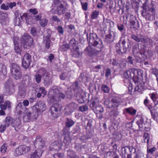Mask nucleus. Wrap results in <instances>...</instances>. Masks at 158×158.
<instances>
[{"label":"nucleus","instance_id":"obj_1","mask_svg":"<svg viewBox=\"0 0 158 158\" xmlns=\"http://www.w3.org/2000/svg\"><path fill=\"white\" fill-rule=\"evenodd\" d=\"M89 36V44L96 48H93L89 46L85 49V52L90 56L97 55L101 51L102 48L103 47L102 41L97 37L96 34L90 33Z\"/></svg>","mask_w":158,"mask_h":158},{"label":"nucleus","instance_id":"obj_2","mask_svg":"<svg viewBox=\"0 0 158 158\" xmlns=\"http://www.w3.org/2000/svg\"><path fill=\"white\" fill-rule=\"evenodd\" d=\"M48 98L51 102L55 101H59L60 99H63L65 95L62 93H60L59 90L56 89H51L49 92Z\"/></svg>","mask_w":158,"mask_h":158},{"label":"nucleus","instance_id":"obj_3","mask_svg":"<svg viewBox=\"0 0 158 158\" xmlns=\"http://www.w3.org/2000/svg\"><path fill=\"white\" fill-rule=\"evenodd\" d=\"M25 110L23 119L25 121H33L36 120L38 117V114L35 111H31L27 108H24Z\"/></svg>","mask_w":158,"mask_h":158},{"label":"nucleus","instance_id":"obj_4","mask_svg":"<svg viewBox=\"0 0 158 158\" xmlns=\"http://www.w3.org/2000/svg\"><path fill=\"white\" fill-rule=\"evenodd\" d=\"M122 101L118 97H114L113 98L111 102L106 100L104 102L105 104L106 105L107 108H118L121 104Z\"/></svg>","mask_w":158,"mask_h":158},{"label":"nucleus","instance_id":"obj_5","mask_svg":"<svg viewBox=\"0 0 158 158\" xmlns=\"http://www.w3.org/2000/svg\"><path fill=\"white\" fill-rule=\"evenodd\" d=\"M78 42L75 39L72 38L70 40V46H71V51L72 52V56L74 57H78L81 53L79 52L78 47Z\"/></svg>","mask_w":158,"mask_h":158},{"label":"nucleus","instance_id":"obj_6","mask_svg":"<svg viewBox=\"0 0 158 158\" xmlns=\"http://www.w3.org/2000/svg\"><path fill=\"white\" fill-rule=\"evenodd\" d=\"M33 39L27 33H24L21 39L22 45L24 48L29 49L33 44Z\"/></svg>","mask_w":158,"mask_h":158},{"label":"nucleus","instance_id":"obj_7","mask_svg":"<svg viewBox=\"0 0 158 158\" xmlns=\"http://www.w3.org/2000/svg\"><path fill=\"white\" fill-rule=\"evenodd\" d=\"M67 5L65 2H62L61 4L56 5L53 8L51 12L53 14L57 13L58 15L63 14L66 11Z\"/></svg>","mask_w":158,"mask_h":158},{"label":"nucleus","instance_id":"obj_8","mask_svg":"<svg viewBox=\"0 0 158 158\" xmlns=\"http://www.w3.org/2000/svg\"><path fill=\"white\" fill-rule=\"evenodd\" d=\"M154 10L152 6H149L143 5V11L142 12V15L147 20H151L153 19V16L152 15Z\"/></svg>","mask_w":158,"mask_h":158},{"label":"nucleus","instance_id":"obj_9","mask_svg":"<svg viewBox=\"0 0 158 158\" xmlns=\"http://www.w3.org/2000/svg\"><path fill=\"white\" fill-rule=\"evenodd\" d=\"M11 66V70L12 76L15 79H20L22 76V74L19 66L15 63L12 64Z\"/></svg>","mask_w":158,"mask_h":158},{"label":"nucleus","instance_id":"obj_10","mask_svg":"<svg viewBox=\"0 0 158 158\" xmlns=\"http://www.w3.org/2000/svg\"><path fill=\"white\" fill-rule=\"evenodd\" d=\"M66 127L63 130V134L64 135V143L66 148H68L69 146V122L68 121L66 123Z\"/></svg>","mask_w":158,"mask_h":158},{"label":"nucleus","instance_id":"obj_11","mask_svg":"<svg viewBox=\"0 0 158 158\" xmlns=\"http://www.w3.org/2000/svg\"><path fill=\"white\" fill-rule=\"evenodd\" d=\"M137 118L136 123L139 128L142 130H147L148 128L147 127V123L146 119L141 116H138Z\"/></svg>","mask_w":158,"mask_h":158},{"label":"nucleus","instance_id":"obj_12","mask_svg":"<svg viewBox=\"0 0 158 158\" xmlns=\"http://www.w3.org/2000/svg\"><path fill=\"white\" fill-rule=\"evenodd\" d=\"M46 106L44 102L40 101L36 103L35 106L32 107V109L38 113L39 112L41 113L45 110Z\"/></svg>","mask_w":158,"mask_h":158},{"label":"nucleus","instance_id":"obj_13","mask_svg":"<svg viewBox=\"0 0 158 158\" xmlns=\"http://www.w3.org/2000/svg\"><path fill=\"white\" fill-rule=\"evenodd\" d=\"M39 73L43 77V79L44 82V84L48 85L50 83L51 79L50 78V74L47 72L46 70L44 68H41L39 71Z\"/></svg>","mask_w":158,"mask_h":158},{"label":"nucleus","instance_id":"obj_14","mask_svg":"<svg viewBox=\"0 0 158 158\" xmlns=\"http://www.w3.org/2000/svg\"><path fill=\"white\" fill-rule=\"evenodd\" d=\"M34 146L35 148H37L36 150H39V151L42 149L45 146V143L44 140L40 136H37L34 143Z\"/></svg>","mask_w":158,"mask_h":158},{"label":"nucleus","instance_id":"obj_15","mask_svg":"<svg viewBox=\"0 0 158 158\" xmlns=\"http://www.w3.org/2000/svg\"><path fill=\"white\" fill-rule=\"evenodd\" d=\"M31 61V56L29 53H26L24 56L22 60V66L23 68L27 69Z\"/></svg>","mask_w":158,"mask_h":158},{"label":"nucleus","instance_id":"obj_16","mask_svg":"<svg viewBox=\"0 0 158 158\" xmlns=\"http://www.w3.org/2000/svg\"><path fill=\"white\" fill-rule=\"evenodd\" d=\"M128 158H145L144 155L142 152L139 150L137 151L135 148V152H132L131 154L128 155Z\"/></svg>","mask_w":158,"mask_h":158},{"label":"nucleus","instance_id":"obj_17","mask_svg":"<svg viewBox=\"0 0 158 158\" xmlns=\"http://www.w3.org/2000/svg\"><path fill=\"white\" fill-rule=\"evenodd\" d=\"M135 152V148L131 146H127L122 148V152L123 154V156L125 157L127 155L128 158V155L131 154L132 152Z\"/></svg>","mask_w":158,"mask_h":158},{"label":"nucleus","instance_id":"obj_18","mask_svg":"<svg viewBox=\"0 0 158 158\" xmlns=\"http://www.w3.org/2000/svg\"><path fill=\"white\" fill-rule=\"evenodd\" d=\"M139 47V45L138 44L136 43L134 44L132 47V53L133 55L139 54L142 56L143 55H144V51L140 50Z\"/></svg>","mask_w":158,"mask_h":158},{"label":"nucleus","instance_id":"obj_19","mask_svg":"<svg viewBox=\"0 0 158 158\" xmlns=\"http://www.w3.org/2000/svg\"><path fill=\"white\" fill-rule=\"evenodd\" d=\"M116 33L114 31H110L108 35H106L105 41L107 43L113 42L116 37Z\"/></svg>","mask_w":158,"mask_h":158},{"label":"nucleus","instance_id":"obj_20","mask_svg":"<svg viewBox=\"0 0 158 158\" xmlns=\"http://www.w3.org/2000/svg\"><path fill=\"white\" fill-rule=\"evenodd\" d=\"M57 104H54L50 109V112L51 115L54 118H57L58 117V111Z\"/></svg>","mask_w":158,"mask_h":158},{"label":"nucleus","instance_id":"obj_21","mask_svg":"<svg viewBox=\"0 0 158 158\" xmlns=\"http://www.w3.org/2000/svg\"><path fill=\"white\" fill-rule=\"evenodd\" d=\"M124 77L127 79H134V73L133 69H130L124 72L123 74Z\"/></svg>","mask_w":158,"mask_h":158},{"label":"nucleus","instance_id":"obj_22","mask_svg":"<svg viewBox=\"0 0 158 158\" xmlns=\"http://www.w3.org/2000/svg\"><path fill=\"white\" fill-rule=\"evenodd\" d=\"M62 143L60 141H56L52 143L51 148L54 150L59 151L61 148Z\"/></svg>","mask_w":158,"mask_h":158},{"label":"nucleus","instance_id":"obj_23","mask_svg":"<svg viewBox=\"0 0 158 158\" xmlns=\"http://www.w3.org/2000/svg\"><path fill=\"white\" fill-rule=\"evenodd\" d=\"M123 52H127V50H130L131 48V42L129 41L126 43L125 39L122 41Z\"/></svg>","mask_w":158,"mask_h":158},{"label":"nucleus","instance_id":"obj_24","mask_svg":"<svg viewBox=\"0 0 158 158\" xmlns=\"http://www.w3.org/2000/svg\"><path fill=\"white\" fill-rule=\"evenodd\" d=\"M21 123L19 119H14V121L12 123V126L14 128L15 130L16 131H18L21 127Z\"/></svg>","mask_w":158,"mask_h":158},{"label":"nucleus","instance_id":"obj_25","mask_svg":"<svg viewBox=\"0 0 158 158\" xmlns=\"http://www.w3.org/2000/svg\"><path fill=\"white\" fill-rule=\"evenodd\" d=\"M135 92H138L141 94L142 93L144 90V86L143 84L140 82H137L135 84Z\"/></svg>","mask_w":158,"mask_h":158},{"label":"nucleus","instance_id":"obj_26","mask_svg":"<svg viewBox=\"0 0 158 158\" xmlns=\"http://www.w3.org/2000/svg\"><path fill=\"white\" fill-rule=\"evenodd\" d=\"M131 38L137 42H141L143 43L145 42V38L141 35L139 37L135 35H132L131 36Z\"/></svg>","mask_w":158,"mask_h":158},{"label":"nucleus","instance_id":"obj_27","mask_svg":"<svg viewBox=\"0 0 158 158\" xmlns=\"http://www.w3.org/2000/svg\"><path fill=\"white\" fill-rule=\"evenodd\" d=\"M43 151V150H40V151L39 150H36L31 155L29 158H40L41 156Z\"/></svg>","mask_w":158,"mask_h":158},{"label":"nucleus","instance_id":"obj_28","mask_svg":"<svg viewBox=\"0 0 158 158\" xmlns=\"http://www.w3.org/2000/svg\"><path fill=\"white\" fill-rule=\"evenodd\" d=\"M50 35H48L44 36V38L43 42L45 44L46 47L48 48L50 47L51 42Z\"/></svg>","mask_w":158,"mask_h":158},{"label":"nucleus","instance_id":"obj_29","mask_svg":"<svg viewBox=\"0 0 158 158\" xmlns=\"http://www.w3.org/2000/svg\"><path fill=\"white\" fill-rule=\"evenodd\" d=\"M21 18L22 19L23 18L25 19L26 22L28 24H31L32 23V18L31 17L28 15L27 13H24L22 16H21Z\"/></svg>","mask_w":158,"mask_h":158},{"label":"nucleus","instance_id":"obj_30","mask_svg":"<svg viewBox=\"0 0 158 158\" xmlns=\"http://www.w3.org/2000/svg\"><path fill=\"white\" fill-rule=\"evenodd\" d=\"M91 102L92 103L90 104V107L91 109L99 105V100L98 98L97 97H94L92 99Z\"/></svg>","mask_w":158,"mask_h":158},{"label":"nucleus","instance_id":"obj_31","mask_svg":"<svg viewBox=\"0 0 158 158\" xmlns=\"http://www.w3.org/2000/svg\"><path fill=\"white\" fill-rule=\"evenodd\" d=\"M0 20L1 23L4 24L8 19L7 14L6 13L1 12Z\"/></svg>","mask_w":158,"mask_h":158},{"label":"nucleus","instance_id":"obj_32","mask_svg":"<svg viewBox=\"0 0 158 158\" xmlns=\"http://www.w3.org/2000/svg\"><path fill=\"white\" fill-rule=\"evenodd\" d=\"M96 114L102 113L104 111L103 108L101 105H98L92 109Z\"/></svg>","mask_w":158,"mask_h":158},{"label":"nucleus","instance_id":"obj_33","mask_svg":"<svg viewBox=\"0 0 158 158\" xmlns=\"http://www.w3.org/2000/svg\"><path fill=\"white\" fill-rule=\"evenodd\" d=\"M14 121V119L10 117H7L6 118L5 125L7 127H8L10 124L12 125V123Z\"/></svg>","mask_w":158,"mask_h":158},{"label":"nucleus","instance_id":"obj_34","mask_svg":"<svg viewBox=\"0 0 158 158\" xmlns=\"http://www.w3.org/2000/svg\"><path fill=\"white\" fill-rule=\"evenodd\" d=\"M124 111L127 113H129L131 115H135L136 112V110L134 109L132 107H129L125 108L124 109Z\"/></svg>","mask_w":158,"mask_h":158},{"label":"nucleus","instance_id":"obj_35","mask_svg":"<svg viewBox=\"0 0 158 158\" xmlns=\"http://www.w3.org/2000/svg\"><path fill=\"white\" fill-rule=\"evenodd\" d=\"M151 114L153 119L157 121L158 117V113L157 111L154 109H153L152 110H151Z\"/></svg>","mask_w":158,"mask_h":158},{"label":"nucleus","instance_id":"obj_36","mask_svg":"<svg viewBox=\"0 0 158 158\" xmlns=\"http://www.w3.org/2000/svg\"><path fill=\"white\" fill-rule=\"evenodd\" d=\"M14 153L15 156H18L20 155H23L21 146H19L15 149L14 152Z\"/></svg>","mask_w":158,"mask_h":158},{"label":"nucleus","instance_id":"obj_37","mask_svg":"<svg viewBox=\"0 0 158 158\" xmlns=\"http://www.w3.org/2000/svg\"><path fill=\"white\" fill-rule=\"evenodd\" d=\"M21 146L22 149V151L23 155L27 153L30 150V148L29 146H27L25 145H21Z\"/></svg>","mask_w":158,"mask_h":158},{"label":"nucleus","instance_id":"obj_38","mask_svg":"<svg viewBox=\"0 0 158 158\" xmlns=\"http://www.w3.org/2000/svg\"><path fill=\"white\" fill-rule=\"evenodd\" d=\"M133 70V72L134 73V79L137 77H142L143 75V72L140 70Z\"/></svg>","mask_w":158,"mask_h":158},{"label":"nucleus","instance_id":"obj_39","mask_svg":"<svg viewBox=\"0 0 158 158\" xmlns=\"http://www.w3.org/2000/svg\"><path fill=\"white\" fill-rule=\"evenodd\" d=\"M113 109L112 110L110 111V113L111 114L114 116H116L118 115L119 113L118 108H113Z\"/></svg>","mask_w":158,"mask_h":158},{"label":"nucleus","instance_id":"obj_40","mask_svg":"<svg viewBox=\"0 0 158 158\" xmlns=\"http://www.w3.org/2000/svg\"><path fill=\"white\" fill-rule=\"evenodd\" d=\"M15 50L16 53L21 54V46L18 44L15 43Z\"/></svg>","mask_w":158,"mask_h":158},{"label":"nucleus","instance_id":"obj_41","mask_svg":"<svg viewBox=\"0 0 158 158\" xmlns=\"http://www.w3.org/2000/svg\"><path fill=\"white\" fill-rule=\"evenodd\" d=\"M77 104L74 102H72L70 104V110L73 112L77 109Z\"/></svg>","mask_w":158,"mask_h":158},{"label":"nucleus","instance_id":"obj_42","mask_svg":"<svg viewBox=\"0 0 158 158\" xmlns=\"http://www.w3.org/2000/svg\"><path fill=\"white\" fill-rule=\"evenodd\" d=\"M26 108L25 107H23L22 104L21 102H20L18 103L16 107V110L18 112L21 111L22 110H24V111L25 110L24 109Z\"/></svg>","mask_w":158,"mask_h":158},{"label":"nucleus","instance_id":"obj_43","mask_svg":"<svg viewBox=\"0 0 158 158\" xmlns=\"http://www.w3.org/2000/svg\"><path fill=\"white\" fill-rule=\"evenodd\" d=\"M6 72V66L2 64H0V73L5 74Z\"/></svg>","mask_w":158,"mask_h":158},{"label":"nucleus","instance_id":"obj_44","mask_svg":"<svg viewBox=\"0 0 158 158\" xmlns=\"http://www.w3.org/2000/svg\"><path fill=\"white\" fill-rule=\"evenodd\" d=\"M130 23L133 26L134 28L137 29L139 27V23L137 21L136 22L133 20H130Z\"/></svg>","mask_w":158,"mask_h":158},{"label":"nucleus","instance_id":"obj_45","mask_svg":"<svg viewBox=\"0 0 158 158\" xmlns=\"http://www.w3.org/2000/svg\"><path fill=\"white\" fill-rule=\"evenodd\" d=\"M116 47H118L116 48V52L117 53L120 55H122L123 53H126V52H123V49L121 51L120 48H119L120 46V44L119 43L117 44L116 45Z\"/></svg>","mask_w":158,"mask_h":158},{"label":"nucleus","instance_id":"obj_46","mask_svg":"<svg viewBox=\"0 0 158 158\" xmlns=\"http://www.w3.org/2000/svg\"><path fill=\"white\" fill-rule=\"evenodd\" d=\"M143 137L144 139L142 140V142L143 143H148L149 140V137L148 134L147 133L144 134Z\"/></svg>","mask_w":158,"mask_h":158},{"label":"nucleus","instance_id":"obj_47","mask_svg":"<svg viewBox=\"0 0 158 158\" xmlns=\"http://www.w3.org/2000/svg\"><path fill=\"white\" fill-rule=\"evenodd\" d=\"M135 57V61L137 63H141L144 61V59L139 57L138 54L134 55Z\"/></svg>","mask_w":158,"mask_h":158},{"label":"nucleus","instance_id":"obj_48","mask_svg":"<svg viewBox=\"0 0 158 158\" xmlns=\"http://www.w3.org/2000/svg\"><path fill=\"white\" fill-rule=\"evenodd\" d=\"M101 90L105 93H108L110 90L109 88L106 85H103L101 87Z\"/></svg>","mask_w":158,"mask_h":158},{"label":"nucleus","instance_id":"obj_49","mask_svg":"<svg viewBox=\"0 0 158 158\" xmlns=\"http://www.w3.org/2000/svg\"><path fill=\"white\" fill-rule=\"evenodd\" d=\"M78 84L77 82L76 81L73 83L72 86H71V88L74 91L77 92L78 88Z\"/></svg>","mask_w":158,"mask_h":158},{"label":"nucleus","instance_id":"obj_50","mask_svg":"<svg viewBox=\"0 0 158 158\" xmlns=\"http://www.w3.org/2000/svg\"><path fill=\"white\" fill-rule=\"evenodd\" d=\"M40 25L43 27H44L47 25L48 21L45 19H43L40 20Z\"/></svg>","mask_w":158,"mask_h":158},{"label":"nucleus","instance_id":"obj_51","mask_svg":"<svg viewBox=\"0 0 158 158\" xmlns=\"http://www.w3.org/2000/svg\"><path fill=\"white\" fill-rule=\"evenodd\" d=\"M149 95L151 99L152 100L153 102L156 100L158 98V96L155 93H152L150 94H149Z\"/></svg>","mask_w":158,"mask_h":158},{"label":"nucleus","instance_id":"obj_52","mask_svg":"<svg viewBox=\"0 0 158 158\" xmlns=\"http://www.w3.org/2000/svg\"><path fill=\"white\" fill-rule=\"evenodd\" d=\"M99 12L98 11L95 10L92 12L91 15V18L92 19H96L98 15Z\"/></svg>","mask_w":158,"mask_h":158},{"label":"nucleus","instance_id":"obj_53","mask_svg":"<svg viewBox=\"0 0 158 158\" xmlns=\"http://www.w3.org/2000/svg\"><path fill=\"white\" fill-rule=\"evenodd\" d=\"M117 28L118 30L122 32L125 31V27L123 24H118L117 25Z\"/></svg>","mask_w":158,"mask_h":158},{"label":"nucleus","instance_id":"obj_54","mask_svg":"<svg viewBox=\"0 0 158 158\" xmlns=\"http://www.w3.org/2000/svg\"><path fill=\"white\" fill-rule=\"evenodd\" d=\"M134 59L131 56H128L127 59V62L128 64H133L134 63Z\"/></svg>","mask_w":158,"mask_h":158},{"label":"nucleus","instance_id":"obj_55","mask_svg":"<svg viewBox=\"0 0 158 158\" xmlns=\"http://www.w3.org/2000/svg\"><path fill=\"white\" fill-rule=\"evenodd\" d=\"M39 92L44 97L47 93V92L45 90V88L43 87H41L39 88Z\"/></svg>","mask_w":158,"mask_h":158},{"label":"nucleus","instance_id":"obj_56","mask_svg":"<svg viewBox=\"0 0 158 158\" xmlns=\"http://www.w3.org/2000/svg\"><path fill=\"white\" fill-rule=\"evenodd\" d=\"M5 86L6 88L12 87L13 86V83L10 81H7L5 83Z\"/></svg>","mask_w":158,"mask_h":158},{"label":"nucleus","instance_id":"obj_57","mask_svg":"<svg viewBox=\"0 0 158 158\" xmlns=\"http://www.w3.org/2000/svg\"><path fill=\"white\" fill-rule=\"evenodd\" d=\"M41 74H37L35 76V78L37 82L39 83H40L41 81Z\"/></svg>","mask_w":158,"mask_h":158},{"label":"nucleus","instance_id":"obj_58","mask_svg":"<svg viewBox=\"0 0 158 158\" xmlns=\"http://www.w3.org/2000/svg\"><path fill=\"white\" fill-rule=\"evenodd\" d=\"M88 109V107L86 105L81 106L79 108V110L82 112H85Z\"/></svg>","mask_w":158,"mask_h":158},{"label":"nucleus","instance_id":"obj_59","mask_svg":"<svg viewBox=\"0 0 158 158\" xmlns=\"http://www.w3.org/2000/svg\"><path fill=\"white\" fill-rule=\"evenodd\" d=\"M7 148L6 144H3L1 147V151L2 153H4L6 151Z\"/></svg>","mask_w":158,"mask_h":158},{"label":"nucleus","instance_id":"obj_60","mask_svg":"<svg viewBox=\"0 0 158 158\" xmlns=\"http://www.w3.org/2000/svg\"><path fill=\"white\" fill-rule=\"evenodd\" d=\"M53 156L54 158H63V154L59 153H55Z\"/></svg>","mask_w":158,"mask_h":158},{"label":"nucleus","instance_id":"obj_61","mask_svg":"<svg viewBox=\"0 0 158 158\" xmlns=\"http://www.w3.org/2000/svg\"><path fill=\"white\" fill-rule=\"evenodd\" d=\"M79 91L77 93V97H81L82 98L83 97V95L84 94V92H83V91L81 89H79L78 90Z\"/></svg>","mask_w":158,"mask_h":158},{"label":"nucleus","instance_id":"obj_62","mask_svg":"<svg viewBox=\"0 0 158 158\" xmlns=\"http://www.w3.org/2000/svg\"><path fill=\"white\" fill-rule=\"evenodd\" d=\"M6 127H7L5 124H1L0 126V132H3L6 130Z\"/></svg>","mask_w":158,"mask_h":158},{"label":"nucleus","instance_id":"obj_63","mask_svg":"<svg viewBox=\"0 0 158 158\" xmlns=\"http://www.w3.org/2000/svg\"><path fill=\"white\" fill-rule=\"evenodd\" d=\"M102 65H98L94 66L93 68L94 71L95 72H98L99 71V70L101 69Z\"/></svg>","mask_w":158,"mask_h":158},{"label":"nucleus","instance_id":"obj_64","mask_svg":"<svg viewBox=\"0 0 158 158\" xmlns=\"http://www.w3.org/2000/svg\"><path fill=\"white\" fill-rule=\"evenodd\" d=\"M82 9L84 10H87L88 4L87 2H85L84 3L81 2Z\"/></svg>","mask_w":158,"mask_h":158}]
</instances>
